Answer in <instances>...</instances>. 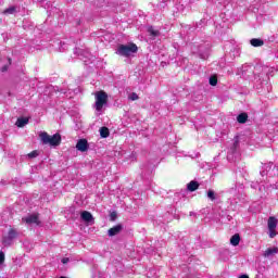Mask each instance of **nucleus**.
I'll return each mask as SVG.
<instances>
[{"mask_svg": "<svg viewBox=\"0 0 278 278\" xmlns=\"http://www.w3.org/2000/svg\"><path fill=\"white\" fill-rule=\"evenodd\" d=\"M22 220L23 223H26V225H40V219H38V215L36 214L23 217Z\"/></svg>", "mask_w": 278, "mask_h": 278, "instance_id": "6e6552de", "label": "nucleus"}, {"mask_svg": "<svg viewBox=\"0 0 278 278\" xmlns=\"http://www.w3.org/2000/svg\"><path fill=\"white\" fill-rule=\"evenodd\" d=\"M251 3H254V5H257V3H262V0H254V1H251Z\"/></svg>", "mask_w": 278, "mask_h": 278, "instance_id": "bb28decb", "label": "nucleus"}, {"mask_svg": "<svg viewBox=\"0 0 278 278\" xmlns=\"http://www.w3.org/2000/svg\"><path fill=\"white\" fill-rule=\"evenodd\" d=\"M9 64H12V59H9Z\"/></svg>", "mask_w": 278, "mask_h": 278, "instance_id": "7c9ffc66", "label": "nucleus"}, {"mask_svg": "<svg viewBox=\"0 0 278 278\" xmlns=\"http://www.w3.org/2000/svg\"><path fill=\"white\" fill-rule=\"evenodd\" d=\"M101 138H108L110 136V129L108 127L100 128Z\"/></svg>", "mask_w": 278, "mask_h": 278, "instance_id": "a211bd4d", "label": "nucleus"}, {"mask_svg": "<svg viewBox=\"0 0 278 278\" xmlns=\"http://www.w3.org/2000/svg\"><path fill=\"white\" fill-rule=\"evenodd\" d=\"M230 244L232 247H238V244H240V235L236 233L230 238Z\"/></svg>", "mask_w": 278, "mask_h": 278, "instance_id": "f3484780", "label": "nucleus"}, {"mask_svg": "<svg viewBox=\"0 0 278 278\" xmlns=\"http://www.w3.org/2000/svg\"><path fill=\"white\" fill-rule=\"evenodd\" d=\"M250 45L252 47H264V40H262L260 38H253L250 40Z\"/></svg>", "mask_w": 278, "mask_h": 278, "instance_id": "ddd939ff", "label": "nucleus"}, {"mask_svg": "<svg viewBox=\"0 0 278 278\" xmlns=\"http://www.w3.org/2000/svg\"><path fill=\"white\" fill-rule=\"evenodd\" d=\"M80 218L85 223H94V217H92V213H90L88 211H83L80 214Z\"/></svg>", "mask_w": 278, "mask_h": 278, "instance_id": "9d476101", "label": "nucleus"}, {"mask_svg": "<svg viewBox=\"0 0 278 278\" xmlns=\"http://www.w3.org/2000/svg\"><path fill=\"white\" fill-rule=\"evenodd\" d=\"M16 12V7H9L3 11V14H14Z\"/></svg>", "mask_w": 278, "mask_h": 278, "instance_id": "412c9836", "label": "nucleus"}, {"mask_svg": "<svg viewBox=\"0 0 278 278\" xmlns=\"http://www.w3.org/2000/svg\"><path fill=\"white\" fill-rule=\"evenodd\" d=\"M17 236L18 232H16L15 229H10L8 236L2 238V244H4L5 247H12V242L14 241V239H16Z\"/></svg>", "mask_w": 278, "mask_h": 278, "instance_id": "423d86ee", "label": "nucleus"}, {"mask_svg": "<svg viewBox=\"0 0 278 278\" xmlns=\"http://www.w3.org/2000/svg\"><path fill=\"white\" fill-rule=\"evenodd\" d=\"M2 73H5V71H8V65H4L2 68H1Z\"/></svg>", "mask_w": 278, "mask_h": 278, "instance_id": "c85d7f7f", "label": "nucleus"}, {"mask_svg": "<svg viewBox=\"0 0 278 278\" xmlns=\"http://www.w3.org/2000/svg\"><path fill=\"white\" fill-rule=\"evenodd\" d=\"M237 121L238 123H240L241 125H244V123H247V121H249V115L247 113H241L237 116Z\"/></svg>", "mask_w": 278, "mask_h": 278, "instance_id": "2eb2a0df", "label": "nucleus"}, {"mask_svg": "<svg viewBox=\"0 0 278 278\" xmlns=\"http://www.w3.org/2000/svg\"><path fill=\"white\" fill-rule=\"evenodd\" d=\"M39 138L42 144H49L50 147H60V143L62 142V136L60 134L49 136L47 131H41Z\"/></svg>", "mask_w": 278, "mask_h": 278, "instance_id": "f03ea898", "label": "nucleus"}, {"mask_svg": "<svg viewBox=\"0 0 278 278\" xmlns=\"http://www.w3.org/2000/svg\"><path fill=\"white\" fill-rule=\"evenodd\" d=\"M77 151H80V153H86L88 149H90V144H88L87 139H79L76 143Z\"/></svg>", "mask_w": 278, "mask_h": 278, "instance_id": "0eeeda50", "label": "nucleus"}, {"mask_svg": "<svg viewBox=\"0 0 278 278\" xmlns=\"http://www.w3.org/2000/svg\"><path fill=\"white\" fill-rule=\"evenodd\" d=\"M148 31H149L150 36H154V38L160 36V30H155V28H153V27H150L148 29Z\"/></svg>", "mask_w": 278, "mask_h": 278, "instance_id": "aec40b11", "label": "nucleus"}, {"mask_svg": "<svg viewBox=\"0 0 278 278\" xmlns=\"http://www.w3.org/2000/svg\"><path fill=\"white\" fill-rule=\"evenodd\" d=\"M104 105H108V93H105V91L96 92L94 108L97 112H101Z\"/></svg>", "mask_w": 278, "mask_h": 278, "instance_id": "20e7f679", "label": "nucleus"}, {"mask_svg": "<svg viewBox=\"0 0 278 278\" xmlns=\"http://www.w3.org/2000/svg\"><path fill=\"white\" fill-rule=\"evenodd\" d=\"M121 231H123V226L121 224H118L108 230V236L110 238H114V236H118V233H121Z\"/></svg>", "mask_w": 278, "mask_h": 278, "instance_id": "1a4fd4ad", "label": "nucleus"}, {"mask_svg": "<svg viewBox=\"0 0 278 278\" xmlns=\"http://www.w3.org/2000/svg\"><path fill=\"white\" fill-rule=\"evenodd\" d=\"M27 157H29L30 160H34V157H38V151L35 150V151L28 153Z\"/></svg>", "mask_w": 278, "mask_h": 278, "instance_id": "b1692460", "label": "nucleus"}, {"mask_svg": "<svg viewBox=\"0 0 278 278\" xmlns=\"http://www.w3.org/2000/svg\"><path fill=\"white\" fill-rule=\"evenodd\" d=\"M237 146H238V141L235 142V147H237Z\"/></svg>", "mask_w": 278, "mask_h": 278, "instance_id": "2f4dec72", "label": "nucleus"}, {"mask_svg": "<svg viewBox=\"0 0 278 278\" xmlns=\"http://www.w3.org/2000/svg\"><path fill=\"white\" fill-rule=\"evenodd\" d=\"M118 217V215L116 214V212H112L111 214H110V218H111V220H116V218Z\"/></svg>", "mask_w": 278, "mask_h": 278, "instance_id": "393cba45", "label": "nucleus"}, {"mask_svg": "<svg viewBox=\"0 0 278 278\" xmlns=\"http://www.w3.org/2000/svg\"><path fill=\"white\" fill-rule=\"evenodd\" d=\"M207 199H210V201H216V192H214V190L210 189L207 191Z\"/></svg>", "mask_w": 278, "mask_h": 278, "instance_id": "6ab92c4d", "label": "nucleus"}, {"mask_svg": "<svg viewBox=\"0 0 278 278\" xmlns=\"http://www.w3.org/2000/svg\"><path fill=\"white\" fill-rule=\"evenodd\" d=\"M129 101H138L139 97L138 93L132 92L128 96Z\"/></svg>", "mask_w": 278, "mask_h": 278, "instance_id": "5701e85b", "label": "nucleus"}, {"mask_svg": "<svg viewBox=\"0 0 278 278\" xmlns=\"http://www.w3.org/2000/svg\"><path fill=\"white\" fill-rule=\"evenodd\" d=\"M267 227L269 238H275L277 236V217L270 216L267 220Z\"/></svg>", "mask_w": 278, "mask_h": 278, "instance_id": "39448f33", "label": "nucleus"}, {"mask_svg": "<svg viewBox=\"0 0 278 278\" xmlns=\"http://www.w3.org/2000/svg\"><path fill=\"white\" fill-rule=\"evenodd\" d=\"M239 278H249V275H241Z\"/></svg>", "mask_w": 278, "mask_h": 278, "instance_id": "c756f323", "label": "nucleus"}, {"mask_svg": "<svg viewBox=\"0 0 278 278\" xmlns=\"http://www.w3.org/2000/svg\"><path fill=\"white\" fill-rule=\"evenodd\" d=\"M5 262V254L3 252H0V265Z\"/></svg>", "mask_w": 278, "mask_h": 278, "instance_id": "a878e982", "label": "nucleus"}, {"mask_svg": "<svg viewBox=\"0 0 278 278\" xmlns=\"http://www.w3.org/2000/svg\"><path fill=\"white\" fill-rule=\"evenodd\" d=\"M278 248H268L264 253L263 257H273L274 255H277Z\"/></svg>", "mask_w": 278, "mask_h": 278, "instance_id": "f8f14e48", "label": "nucleus"}, {"mask_svg": "<svg viewBox=\"0 0 278 278\" xmlns=\"http://www.w3.org/2000/svg\"><path fill=\"white\" fill-rule=\"evenodd\" d=\"M62 264H68V257L62 258Z\"/></svg>", "mask_w": 278, "mask_h": 278, "instance_id": "cd10ccee", "label": "nucleus"}, {"mask_svg": "<svg viewBox=\"0 0 278 278\" xmlns=\"http://www.w3.org/2000/svg\"><path fill=\"white\" fill-rule=\"evenodd\" d=\"M27 123H29V118L20 117V118H17L15 125H16V127H25V125H27Z\"/></svg>", "mask_w": 278, "mask_h": 278, "instance_id": "4468645a", "label": "nucleus"}, {"mask_svg": "<svg viewBox=\"0 0 278 278\" xmlns=\"http://www.w3.org/2000/svg\"><path fill=\"white\" fill-rule=\"evenodd\" d=\"M187 190L189 192H194L197 190H199V181L197 180H191L188 185H187Z\"/></svg>", "mask_w": 278, "mask_h": 278, "instance_id": "9b49d317", "label": "nucleus"}, {"mask_svg": "<svg viewBox=\"0 0 278 278\" xmlns=\"http://www.w3.org/2000/svg\"><path fill=\"white\" fill-rule=\"evenodd\" d=\"M89 56H90V53L87 52V58H89Z\"/></svg>", "mask_w": 278, "mask_h": 278, "instance_id": "473e14b6", "label": "nucleus"}, {"mask_svg": "<svg viewBox=\"0 0 278 278\" xmlns=\"http://www.w3.org/2000/svg\"><path fill=\"white\" fill-rule=\"evenodd\" d=\"M273 67L257 64L256 66H254L253 70L255 81H268L270 73H273Z\"/></svg>", "mask_w": 278, "mask_h": 278, "instance_id": "f257e3e1", "label": "nucleus"}, {"mask_svg": "<svg viewBox=\"0 0 278 278\" xmlns=\"http://www.w3.org/2000/svg\"><path fill=\"white\" fill-rule=\"evenodd\" d=\"M116 53L117 55H122L123 58H129V55L138 53V46H136V43L121 45L117 48Z\"/></svg>", "mask_w": 278, "mask_h": 278, "instance_id": "7ed1b4c3", "label": "nucleus"}, {"mask_svg": "<svg viewBox=\"0 0 278 278\" xmlns=\"http://www.w3.org/2000/svg\"><path fill=\"white\" fill-rule=\"evenodd\" d=\"M271 168H273V163L264 164L263 170L261 172L262 177H264V175H268Z\"/></svg>", "mask_w": 278, "mask_h": 278, "instance_id": "dca6fc26", "label": "nucleus"}, {"mask_svg": "<svg viewBox=\"0 0 278 278\" xmlns=\"http://www.w3.org/2000/svg\"><path fill=\"white\" fill-rule=\"evenodd\" d=\"M208 81L211 86H216V84H218V78H216V76H211Z\"/></svg>", "mask_w": 278, "mask_h": 278, "instance_id": "4be33fe9", "label": "nucleus"}]
</instances>
